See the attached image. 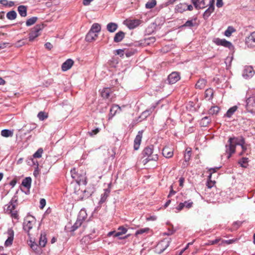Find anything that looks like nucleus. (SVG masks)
Instances as JSON below:
<instances>
[{
	"mask_svg": "<svg viewBox=\"0 0 255 255\" xmlns=\"http://www.w3.org/2000/svg\"><path fill=\"white\" fill-rule=\"evenodd\" d=\"M245 143V139L243 138L239 140L238 138L236 137H229L228 142L225 146L226 152L228 154L227 158L228 159L230 158L232 155L235 153L236 146L238 145L242 147V152L240 153V155H241L243 152L247 150V147L244 145Z\"/></svg>",
	"mask_w": 255,
	"mask_h": 255,
	"instance_id": "nucleus-1",
	"label": "nucleus"
},
{
	"mask_svg": "<svg viewBox=\"0 0 255 255\" xmlns=\"http://www.w3.org/2000/svg\"><path fill=\"white\" fill-rule=\"evenodd\" d=\"M142 153L144 157L147 156V158L143 160L144 164L151 160L156 161L158 158V152L154 151L152 145L145 147Z\"/></svg>",
	"mask_w": 255,
	"mask_h": 255,
	"instance_id": "nucleus-2",
	"label": "nucleus"
},
{
	"mask_svg": "<svg viewBox=\"0 0 255 255\" xmlns=\"http://www.w3.org/2000/svg\"><path fill=\"white\" fill-rule=\"evenodd\" d=\"M17 199L12 198L8 204L5 205L4 211L8 214H10L11 217L15 219H18L17 211L15 208L17 206Z\"/></svg>",
	"mask_w": 255,
	"mask_h": 255,
	"instance_id": "nucleus-3",
	"label": "nucleus"
},
{
	"mask_svg": "<svg viewBox=\"0 0 255 255\" xmlns=\"http://www.w3.org/2000/svg\"><path fill=\"white\" fill-rule=\"evenodd\" d=\"M44 28V25L43 24H39L36 25L30 31L29 34V40L30 41H32L34 39L38 37L40 33V31L43 29Z\"/></svg>",
	"mask_w": 255,
	"mask_h": 255,
	"instance_id": "nucleus-4",
	"label": "nucleus"
},
{
	"mask_svg": "<svg viewBox=\"0 0 255 255\" xmlns=\"http://www.w3.org/2000/svg\"><path fill=\"white\" fill-rule=\"evenodd\" d=\"M246 109L249 112L255 114V95L247 98Z\"/></svg>",
	"mask_w": 255,
	"mask_h": 255,
	"instance_id": "nucleus-5",
	"label": "nucleus"
},
{
	"mask_svg": "<svg viewBox=\"0 0 255 255\" xmlns=\"http://www.w3.org/2000/svg\"><path fill=\"white\" fill-rule=\"evenodd\" d=\"M85 214V213L84 212L81 211L80 212L76 222L71 227V231H75L81 226L83 221H84L86 218Z\"/></svg>",
	"mask_w": 255,
	"mask_h": 255,
	"instance_id": "nucleus-6",
	"label": "nucleus"
},
{
	"mask_svg": "<svg viewBox=\"0 0 255 255\" xmlns=\"http://www.w3.org/2000/svg\"><path fill=\"white\" fill-rule=\"evenodd\" d=\"M35 223V219L33 217H27L24 221L23 229V230L29 232V231L32 228L33 225Z\"/></svg>",
	"mask_w": 255,
	"mask_h": 255,
	"instance_id": "nucleus-7",
	"label": "nucleus"
},
{
	"mask_svg": "<svg viewBox=\"0 0 255 255\" xmlns=\"http://www.w3.org/2000/svg\"><path fill=\"white\" fill-rule=\"evenodd\" d=\"M213 42L217 45L223 46L225 47L228 48L230 49H232L234 48V46L232 43L225 39L216 38L214 39Z\"/></svg>",
	"mask_w": 255,
	"mask_h": 255,
	"instance_id": "nucleus-8",
	"label": "nucleus"
},
{
	"mask_svg": "<svg viewBox=\"0 0 255 255\" xmlns=\"http://www.w3.org/2000/svg\"><path fill=\"white\" fill-rule=\"evenodd\" d=\"M71 177L75 180L77 183L80 184L81 182L84 184H86L85 178L83 176L79 177L76 171V168H74L71 170Z\"/></svg>",
	"mask_w": 255,
	"mask_h": 255,
	"instance_id": "nucleus-9",
	"label": "nucleus"
},
{
	"mask_svg": "<svg viewBox=\"0 0 255 255\" xmlns=\"http://www.w3.org/2000/svg\"><path fill=\"white\" fill-rule=\"evenodd\" d=\"M180 79L179 73L177 72H172L168 76L167 81L169 84H173Z\"/></svg>",
	"mask_w": 255,
	"mask_h": 255,
	"instance_id": "nucleus-10",
	"label": "nucleus"
},
{
	"mask_svg": "<svg viewBox=\"0 0 255 255\" xmlns=\"http://www.w3.org/2000/svg\"><path fill=\"white\" fill-rule=\"evenodd\" d=\"M7 239L5 241L4 246L5 247L10 246L13 243L14 239V231L11 228H9L7 231Z\"/></svg>",
	"mask_w": 255,
	"mask_h": 255,
	"instance_id": "nucleus-11",
	"label": "nucleus"
},
{
	"mask_svg": "<svg viewBox=\"0 0 255 255\" xmlns=\"http://www.w3.org/2000/svg\"><path fill=\"white\" fill-rule=\"evenodd\" d=\"M214 2L215 0H210L209 2V7L205 10L203 14V18L205 19H207L211 15V14L213 12L214 10Z\"/></svg>",
	"mask_w": 255,
	"mask_h": 255,
	"instance_id": "nucleus-12",
	"label": "nucleus"
},
{
	"mask_svg": "<svg viewBox=\"0 0 255 255\" xmlns=\"http://www.w3.org/2000/svg\"><path fill=\"white\" fill-rule=\"evenodd\" d=\"M128 231V230L124 226L119 227L116 233L115 234V237H119V239H125L127 238L129 235L126 236L124 237H121V236L125 234Z\"/></svg>",
	"mask_w": 255,
	"mask_h": 255,
	"instance_id": "nucleus-13",
	"label": "nucleus"
},
{
	"mask_svg": "<svg viewBox=\"0 0 255 255\" xmlns=\"http://www.w3.org/2000/svg\"><path fill=\"white\" fill-rule=\"evenodd\" d=\"M246 43L249 47H255V31L252 32L246 39Z\"/></svg>",
	"mask_w": 255,
	"mask_h": 255,
	"instance_id": "nucleus-14",
	"label": "nucleus"
},
{
	"mask_svg": "<svg viewBox=\"0 0 255 255\" xmlns=\"http://www.w3.org/2000/svg\"><path fill=\"white\" fill-rule=\"evenodd\" d=\"M142 133H143L142 130L139 131L134 140L133 148H134V149L135 150H138L139 148L141 139H142Z\"/></svg>",
	"mask_w": 255,
	"mask_h": 255,
	"instance_id": "nucleus-15",
	"label": "nucleus"
},
{
	"mask_svg": "<svg viewBox=\"0 0 255 255\" xmlns=\"http://www.w3.org/2000/svg\"><path fill=\"white\" fill-rule=\"evenodd\" d=\"M255 72L252 66L246 67L244 70L243 76L245 78H250L253 77Z\"/></svg>",
	"mask_w": 255,
	"mask_h": 255,
	"instance_id": "nucleus-16",
	"label": "nucleus"
},
{
	"mask_svg": "<svg viewBox=\"0 0 255 255\" xmlns=\"http://www.w3.org/2000/svg\"><path fill=\"white\" fill-rule=\"evenodd\" d=\"M170 241L167 240H164L159 243L157 247L160 249L159 253L161 254L169 246Z\"/></svg>",
	"mask_w": 255,
	"mask_h": 255,
	"instance_id": "nucleus-17",
	"label": "nucleus"
},
{
	"mask_svg": "<svg viewBox=\"0 0 255 255\" xmlns=\"http://www.w3.org/2000/svg\"><path fill=\"white\" fill-rule=\"evenodd\" d=\"M121 111V108L118 105H114L110 109L109 119H112L117 113Z\"/></svg>",
	"mask_w": 255,
	"mask_h": 255,
	"instance_id": "nucleus-18",
	"label": "nucleus"
},
{
	"mask_svg": "<svg viewBox=\"0 0 255 255\" xmlns=\"http://www.w3.org/2000/svg\"><path fill=\"white\" fill-rule=\"evenodd\" d=\"M74 64V61L71 59H68L65 61L62 65L61 68L62 71H66L70 69Z\"/></svg>",
	"mask_w": 255,
	"mask_h": 255,
	"instance_id": "nucleus-19",
	"label": "nucleus"
},
{
	"mask_svg": "<svg viewBox=\"0 0 255 255\" xmlns=\"http://www.w3.org/2000/svg\"><path fill=\"white\" fill-rule=\"evenodd\" d=\"M162 154L166 158H170L173 155V151L172 148L165 146L162 150Z\"/></svg>",
	"mask_w": 255,
	"mask_h": 255,
	"instance_id": "nucleus-20",
	"label": "nucleus"
},
{
	"mask_svg": "<svg viewBox=\"0 0 255 255\" xmlns=\"http://www.w3.org/2000/svg\"><path fill=\"white\" fill-rule=\"evenodd\" d=\"M125 36V33L122 31H119L115 35L114 37V41L116 43L120 42L122 41Z\"/></svg>",
	"mask_w": 255,
	"mask_h": 255,
	"instance_id": "nucleus-21",
	"label": "nucleus"
},
{
	"mask_svg": "<svg viewBox=\"0 0 255 255\" xmlns=\"http://www.w3.org/2000/svg\"><path fill=\"white\" fill-rule=\"evenodd\" d=\"M187 4L185 3H180L176 5L175 12L182 13L186 10Z\"/></svg>",
	"mask_w": 255,
	"mask_h": 255,
	"instance_id": "nucleus-22",
	"label": "nucleus"
},
{
	"mask_svg": "<svg viewBox=\"0 0 255 255\" xmlns=\"http://www.w3.org/2000/svg\"><path fill=\"white\" fill-rule=\"evenodd\" d=\"M140 24V21L138 19H133L130 20L127 22V26L128 27L131 29L135 28Z\"/></svg>",
	"mask_w": 255,
	"mask_h": 255,
	"instance_id": "nucleus-23",
	"label": "nucleus"
},
{
	"mask_svg": "<svg viewBox=\"0 0 255 255\" xmlns=\"http://www.w3.org/2000/svg\"><path fill=\"white\" fill-rule=\"evenodd\" d=\"M98 34L89 31L86 36V40L88 42H92L96 39Z\"/></svg>",
	"mask_w": 255,
	"mask_h": 255,
	"instance_id": "nucleus-24",
	"label": "nucleus"
},
{
	"mask_svg": "<svg viewBox=\"0 0 255 255\" xmlns=\"http://www.w3.org/2000/svg\"><path fill=\"white\" fill-rule=\"evenodd\" d=\"M31 178L30 177H27L24 178L22 182L21 185L25 187L27 190L28 193H29V189L31 187Z\"/></svg>",
	"mask_w": 255,
	"mask_h": 255,
	"instance_id": "nucleus-25",
	"label": "nucleus"
},
{
	"mask_svg": "<svg viewBox=\"0 0 255 255\" xmlns=\"http://www.w3.org/2000/svg\"><path fill=\"white\" fill-rule=\"evenodd\" d=\"M46 235L44 232H41L39 238V244L41 247H44L47 243Z\"/></svg>",
	"mask_w": 255,
	"mask_h": 255,
	"instance_id": "nucleus-26",
	"label": "nucleus"
},
{
	"mask_svg": "<svg viewBox=\"0 0 255 255\" xmlns=\"http://www.w3.org/2000/svg\"><path fill=\"white\" fill-rule=\"evenodd\" d=\"M110 189L109 188H107L104 190V192L101 194V199L99 201V203L102 204L104 203L107 197L109 196L110 193Z\"/></svg>",
	"mask_w": 255,
	"mask_h": 255,
	"instance_id": "nucleus-27",
	"label": "nucleus"
},
{
	"mask_svg": "<svg viewBox=\"0 0 255 255\" xmlns=\"http://www.w3.org/2000/svg\"><path fill=\"white\" fill-rule=\"evenodd\" d=\"M118 25L114 22H110L107 25V30L111 33L114 32L118 29Z\"/></svg>",
	"mask_w": 255,
	"mask_h": 255,
	"instance_id": "nucleus-28",
	"label": "nucleus"
},
{
	"mask_svg": "<svg viewBox=\"0 0 255 255\" xmlns=\"http://www.w3.org/2000/svg\"><path fill=\"white\" fill-rule=\"evenodd\" d=\"M211 121V119L210 116H206L203 117L200 122V125L201 127H207Z\"/></svg>",
	"mask_w": 255,
	"mask_h": 255,
	"instance_id": "nucleus-29",
	"label": "nucleus"
},
{
	"mask_svg": "<svg viewBox=\"0 0 255 255\" xmlns=\"http://www.w3.org/2000/svg\"><path fill=\"white\" fill-rule=\"evenodd\" d=\"M17 10L22 17H25L27 15V7L25 5H19L17 8Z\"/></svg>",
	"mask_w": 255,
	"mask_h": 255,
	"instance_id": "nucleus-30",
	"label": "nucleus"
},
{
	"mask_svg": "<svg viewBox=\"0 0 255 255\" xmlns=\"http://www.w3.org/2000/svg\"><path fill=\"white\" fill-rule=\"evenodd\" d=\"M206 83L207 81L205 79H200L195 85V87L196 89H202L205 87Z\"/></svg>",
	"mask_w": 255,
	"mask_h": 255,
	"instance_id": "nucleus-31",
	"label": "nucleus"
},
{
	"mask_svg": "<svg viewBox=\"0 0 255 255\" xmlns=\"http://www.w3.org/2000/svg\"><path fill=\"white\" fill-rule=\"evenodd\" d=\"M111 93V89L109 88H104L101 92V96L104 98L108 99Z\"/></svg>",
	"mask_w": 255,
	"mask_h": 255,
	"instance_id": "nucleus-32",
	"label": "nucleus"
},
{
	"mask_svg": "<svg viewBox=\"0 0 255 255\" xmlns=\"http://www.w3.org/2000/svg\"><path fill=\"white\" fill-rule=\"evenodd\" d=\"M101 27L100 24L97 23H94L89 31L98 33L101 31Z\"/></svg>",
	"mask_w": 255,
	"mask_h": 255,
	"instance_id": "nucleus-33",
	"label": "nucleus"
},
{
	"mask_svg": "<svg viewBox=\"0 0 255 255\" xmlns=\"http://www.w3.org/2000/svg\"><path fill=\"white\" fill-rule=\"evenodd\" d=\"M155 108V107H152L149 109L146 110L143 112L142 113L141 116H140V118H142L143 119L146 118L148 116H149L152 112L153 111L154 109Z\"/></svg>",
	"mask_w": 255,
	"mask_h": 255,
	"instance_id": "nucleus-34",
	"label": "nucleus"
},
{
	"mask_svg": "<svg viewBox=\"0 0 255 255\" xmlns=\"http://www.w3.org/2000/svg\"><path fill=\"white\" fill-rule=\"evenodd\" d=\"M238 107L237 106H234L231 108H230L227 112L225 116L228 118H231L232 116L235 113V112L237 110Z\"/></svg>",
	"mask_w": 255,
	"mask_h": 255,
	"instance_id": "nucleus-35",
	"label": "nucleus"
},
{
	"mask_svg": "<svg viewBox=\"0 0 255 255\" xmlns=\"http://www.w3.org/2000/svg\"><path fill=\"white\" fill-rule=\"evenodd\" d=\"M1 135L5 137H11L13 135V131L7 129H2L1 131Z\"/></svg>",
	"mask_w": 255,
	"mask_h": 255,
	"instance_id": "nucleus-36",
	"label": "nucleus"
},
{
	"mask_svg": "<svg viewBox=\"0 0 255 255\" xmlns=\"http://www.w3.org/2000/svg\"><path fill=\"white\" fill-rule=\"evenodd\" d=\"M37 117L40 121H43L48 118V114L46 112L40 111L38 113Z\"/></svg>",
	"mask_w": 255,
	"mask_h": 255,
	"instance_id": "nucleus-37",
	"label": "nucleus"
},
{
	"mask_svg": "<svg viewBox=\"0 0 255 255\" xmlns=\"http://www.w3.org/2000/svg\"><path fill=\"white\" fill-rule=\"evenodd\" d=\"M16 12L14 10L10 11L6 14V17L9 20L15 19L16 17Z\"/></svg>",
	"mask_w": 255,
	"mask_h": 255,
	"instance_id": "nucleus-38",
	"label": "nucleus"
},
{
	"mask_svg": "<svg viewBox=\"0 0 255 255\" xmlns=\"http://www.w3.org/2000/svg\"><path fill=\"white\" fill-rule=\"evenodd\" d=\"M235 31V28L232 26H229L224 32V35L227 37H230Z\"/></svg>",
	"mask_w": 255,
	"mask_h": 255,
	"instance_id": "nucleus-39",
	"label": "nucleus"
},
{
	"mask_svg": "<svg viewBox=\"0 0 255 255\" xmlns=\"http://www.w3.org/2000/svg\"><path fill=\"white\" fill-rule=\"evenodd\" d=\"M37 17L35 16L32 17L28 19L26 21V25L27 26H31L34 24L37 20Z\"/></svg>",
	"mask_w": 255,
	"mask_h": 255,
	"instance_id": "nucleus-40",
	"label": "nucleus"
},
{
	"mask_svg": "<svg viewBox=\"0 0 255 255\" xmlns=\"http://www.w3.org/2000/svg\"><path fill=\"white\" fill-rule=\"evenodd\" d=\"M156 4V0H151L148 1L145 4V7L147 9H151L153 8Z\"/></svg>",
	"mask_w": 255,
	"mask_h": 255,
	"instance_id": "nucleus-41",
	"label": "nucleus"
},
{
	"mask_svg": "<svg viewBox=\"0 0 255 255\" xmlns=\"http://www.w3.org/2000/svg\"><path fill=\"white\" fill-rule=\"evenodd\" d=\"M196 18L194 19V22H193V20H187L183 25V27H191L194 26L196 24Z\"/></svg>",
	"mask_w": 255,
	"mask_h": 255,
	"instance_id": "nucleus-42",
	"label": "nucleus"
},
{
	"mask_svg": "<svg viewBox=\"0 0 255 255\" xmlns=\"http://www.w3.org/2000/svg\"><path fill=\"white\" fill-rule=\"evenodd\" d=\"M220 108L218 106H214L209 110V114L212 115H216L219 112Z\"/></svg>",
	"mask_w": 255,
	"mask_h": 255,
	"instance_id": "nucleus-43",
	"label": "nucleus"
},
{
	"mask_svg": "<svg viewBox=\"0 0 255 255\" xmlns=\"http://www.w3.org/2000/svg\"><path fill=\"white\" fill-rule=\"evenodd\" d=\"M149 230V229L148 228L140 229L136 231L135 236H137L138 235H141L145 233H148Z\"/></svg>",
	"mask_w": 255,
	"mask_h": 255,
	"instance_id": "nucleus-44",
	"label": "nucleus"
},
{
	"mask_svg": "<svg viewBox=\"0 0 255 255\" xmlns=\"http://www.w3.org/2000/svg\"><path fill=\"white\" fill-rule=\"evenodd\" d=\"M43 153V149L41 148H39L33 155L34 158H40L42 156Z\"/></svg>",
	"mask_w": 255,
	"mask_h": 255,
	"instance_id": "nucleus-45",
	"label": "nucleus"
},
{
	"mask_svg": "<svg viewBox=\"0 0 255 255\" xmlns=\"http://www.w3.org/2000/svg\"><path fill=\"white\" fill-rule=\"evenodd\" d=\"M248 162V158L246 157H243L239 161V163L240 164L241 166L243 167H245V164H247Z\"/></svg>",
	"mask_w": 255,
	"mask_h": 255,
	"instance_id": "nucleus-46",
	"label": "nucleus"
},
{
	"mask_svg": "<svg viewBox=\"0 0 255 255\" xmlns=\"http://www.w3.org/2000/svg\"><path fill=\"white\" fill-rule=\"evenodd\" d=\"M206 97H209V98H212L213 96V90L212 89H209L205 91Z\"/></svg>",
	"mask_w": 255,
	"mask_h": 255,
	"instance_id": "nucleus-47",
	"label": "nucleus"
},
{
	"mask_svg": "<svg viewBox=\"0 0 255 255\" xmlns=\"http://www.w3.org/2000/svg\"><path fill=\"white\" fill-rule=\"evenodd\" d=\"M191 155V150H186V152L184 154V159L186 162L189 161L190 159V157Z\"/></svg>",
	"mask_w": 255,
	"mask_h": 255,
	"instance_id": "nucleus-48",
	"label": "nucleus"
},
{
	"mask_svg": "<svg viewBox=\"0 0 255 255\" xmlns=\"http://www.w3.org/2000/svg\"><path fill=\"white\" fill-rule=\"evenodd\" d=\"M220 168V167H215V168H210V169H209L210 174H209V175L208 176V179H209V180H210V179H211L212 173L216 172L217 171V170H218Z\"/></svg>",
	"mask_w": 255,
	"mask_h": 255,
	"instance_id": "nucleus-49",
	"label": "nucleus"
},
{
	"mask_svg": "<svg viewBox=\"0 0 255 255\" xmlns=\"http://www.w3.org/2000/svg\"><path fill=\"white\" fill-rule=\"evenodd\" d=\"M100 131V128H96L94 129H92L91 131H88V134L92 136L96 134H97Z\"/></svg>",
	"mask_w": 255,
	"mask_h": 255,
	"instance_id": "nucleus-50",
	"label": "nucleus"
},
{
	"mask_svg": "<svg viewBox=\"0 0 255 255\" xmlns=\"http://www.w3.org/2000/svg\"><path fill=\"white\" fill-rule=\"evenodd\" d=\"M183 204H184V205H185L184 207H186L187 209H190L192 207L193 203L192 201H191L190 200H188L187 201H185L183 203Z\"/></svg>",
	"mask_w": 255,
	"mask_h": 255,
	"instance_id": "nucleus-51",
	"label": "nucleus"
},
{
	"mask_svg": "<svg viewBox=\"0 0 255 255\" xmlns=\"http://www.w3.org/2000/svg\"><path fill=\"white\" fill-rule=\"evenodd\" d=\"M145 41L147 44L153 43L155 41V38L154 37H148L145 39Z\"/></svg>",
	"mask_w": 255,
	"mask_h": 255,
	"instance_id": "nucleus-52",
	"label": "nucleus"
},
{
	"mask_svg": "<svg viewBox=\"0 0 255 255\" xmlns=\"http://www.w3.org/2000/svg\"><path fill=\"white\" fill-rule=\"evenodd\" d=\"M195 8L197 9H200L199 1L200 0H191Z\"/></svg>",
	"mask_w": 255,
	"mask_h": 255,
	"instance_id": "nucleus-53",
	"label": "nucleus"
},
{
	"mask_svg": "<svg viewBox=\"0 0 255 255\" xmlns=\"http://www.w3.org/2000/svg\"><path fill=\"white\" fill-rule=\"evenodd\" d=\"M220 239H216L213 241H209L208 243L206 244L207 245H213L217 244L220 241Z\"/></svg>",
	"mask_w": 255,
	"mask_h": 255,
	"instance_id": "nucleus-54",
	"label": "nucleus"
},
{
	"mask_svg": "<svg viewBox=\"0 0 255 255\" xmlns=\"http://www.w3.org/2000/svg\"><path fill=\"white\" fill-rule=\"evenodd\" d=\"M184 207L185 205H184L183 203H180L175 208L177 210L176 212H178L181 211Z\"/></svg>",
	"mask_w": 255,
	"mask_h": 255,
	"instance_id": "nucleus-55",
	"label": "nucleus"
},
{
	"mask_svg": "<svg viewBox=\"0 0 255 255\" xmlns=\"http://www.w3.org/2000/svg\"><path fill=\"white\" fill-rule=\"evenodd\" d=\"M206 0H202L199 1L200 9H203L206 7Z\"/></svg>",
	"mask_w": 255,
	"mask_h": 255,
	"instance_id": "nucleus-56",
	"label": "nucleus"
},
{
	"mask_svg": "<svg viewBox=\"0 0 255 255\" xmlns=\"http://www.w3.org/2000/svg\"><path fill=\"white\" fill-rule=\"evenodd\" d=\"M116 54L119 55L121 57L123 56L124 55V50L123 49H117L115 51Z\"/></svg>",
	"mask_w": 255,
	"mask_h": 255,
	"instance_id": "nucleus-57",
	"label": "nucleus"
},
{
	"mask_svg": "<svg viewBox=\"0 0 255 255\" xmlns=\"http://www.w3.org/2000/svg\"><path fill=\"white\" fill-rule=\"evenodd\" d=\"M46 205V200L42 198L40 200V208L43 209Z\"/></svg>",
	"mask_w": 255,
	"mask_h": 255,
	"instance_id": "nucleus-58",
	"label": "nucleus"
},
{
	"mask_svg": "<svg viewBox=\"0 0 255 255\" xmlns=\"http://www.w3.org/2000/svg\"><path fill=\"white\" fill-rule=\"evenodd\" d=\"M170 190L169 193L167 196V197L168 198H170L171 197V196L173 195L176 193V191L173 190V186L172 185L170 187Z\"/></svg>",
	"mask_w": 255,
	"mask_h": 255,
	"instance_id": "nucleus-59",
	"label": "nucleus"
},
{
	"mask_svg": "<svg viewBox=\"0 0 255 255\" xmlns=\"http://www.w3.org/2000/svg\"><path fill=\"white\" fill-rule=\"evenodd\" d=\"M210 181H208L207 183V186L209 188H211L214 184H215V182H212L211 179L210 180Z\"/></svg>",
	"mask_w": 255,
	"mask_h": 255,
	"instance_id": "nucleus-60",
	"label": "nucleus"
},
{
	"mask_svg": "<svg viewBox=\"0 0 255 255\" xmlns=\"http://www.w3.org/2000/svg\"><path fill=\"white\" fill-rule=\"evenodd\" d=\"M45 47L46 48H47L48 50H51L52 48L53 47L52 45L50 42H46L45 44Z\"/></svg>",
	"mask_w": 255,
	"mask_h": 255,
	"instance_id": "nucleus-61",
	"label": "nucleus"
},
{
	"mask_svg": "<svg viewBox=\"0 0 255 255\" xmlns=\"http://www.w3.org/2000/svg\"><path fill=\"white\" fill-rule=\"evenodd\" d=\"M134 54V51H128L126 53V55L127 57H130Z\"/></svg>",
	"mask_w": 255,
	"mask_h": 255,
	"instance_id": "nucleus-62",
	"label": "nucleus"
},
{
	"mask_svg": "<svg viewBox=\"0 0 255 255\" xmlns=\"http://www.w3.org/2000/svg\"><path fill=\"white\" fill-rule=\"evenodd\" d=\"M94 0H83V4L84 5H89Z\"/></svg>",
	"mask_w": 255,
	"mask_h": 255,
	"instance_id": "nucleus-63",
	"label": "nucleus"
},
{
	"mask_svg": "<svg viewBox=\"0 0 255 255\" xmlns=\"http://www.w3.org/2000/svg\"><path fill=\"white\" fill-rule=\"evenodd\" d=\"M223 2L222 1V0H217L216 5L218 7H221L223 6Z\"/></svg>",
	"mask_w": 255,
	"mask_h": 255,
	"instance_id": "nucleus-64",
	"label": "nucleus"
}]
</instances>
